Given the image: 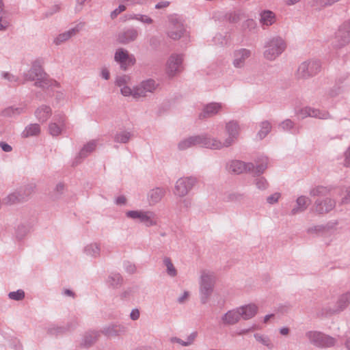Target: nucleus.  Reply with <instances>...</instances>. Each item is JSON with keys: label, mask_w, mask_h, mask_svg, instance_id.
<instances>
[{"label": "nucleus", "mask_w": 350, "mask_h": 350, "mask_svg": "<svg viewBox=\"0 0 350 350\" xmlns=\"http://www.w3.org/2000/svg\"><path fill=\"white\" fill-rule=\"evenodd\" d=\"M153 194L158 195V196L157 198H155V199L153 200V202H156V201H157L160 198V196L161 194V191L159 189H156V190L153 191L152 194H151V198H152Z\"/></svg>", "instance_id": "37998d69"}, {"label": "nucleus", "mask_w": 350, "mask_h": 350, "mask_svg": "<svg viewBox=\"0 0 350 350\" xmlns=\"http://www.w3.org/2000/svg\"><path fill=\"white\" fill-rule=\"evenodd\" d=\"M75 33V29L69 30L67 32L59 34L55 40L56 44H59L64 41L68 40L73 34Z\"/></svg>", "instance_id": "b1692460"}, {"label": "nucleus", "mask_w": 350, "mask_h": 350, "mask_svg": "<svg viewBox=\"0 0 350 350\" xmlns=\"http://www.w3.org/2000/svg\"><path fill=\"white\" fill-rule=\"evenodd\" d=\"M139 317V312L137 310H133L131 313V318L133 320H137Z\"/></svg>", "instance_id": "4c0bfd02"}, {"label": "nucleus", "mask_w": 350, "mask_h": 350, "mask_svg": "<svg viewBox=\"0 0 350 350\" xmlns=\"http://www.w3.org/2000/svg\"><path fill=\"white\" fill-rule=\"evenodd\" d=\"M255 338L256 339L259 341V342H261L262 343H263L264 345H269V339L267 338H264L262 336H260V335H258V334H256L255 335Z\"/></svg>", "instance_id": "f704fd0d"}, {"label": "nucleus", "mask_w": 350, "mask_h": 350, "mask_svg": "<svg viewBox=\"0 0 350 350\" xmlns=\"http://www.w3.org/2000/svg\"><path fill=\"white\" fill-rule=\"evenodd\" d=\"M193 340V338H189L187 342H183L180 339H178L176 338H172V342H176L180 343L183 346H187V345H190Z\"/></svg>", "instance_id": "473e14b6"}, {"label": "nucleus", "mask_w": 350, "mask_h": 350, "mask_svg": "<svg viewBox=\"0 0 350 350\" xmlns=\"http://www.w3.org/2000/svg\"><path fill=\"white\" fill-rule=\"evenodd\" d=\"M142 87L146 94H148L153 92L156 90L157 85L154 80L149 79L142 82Z\"/></svg>", "instance_id": "4be33fe9"}, {"label": "nucleus", "mask_w": 350, "mask_h": 350, "mask_svg": "<svg viewBox=\"0 0 350 350\" xmlns=\"http://www.w3.org/2000/svg\"><path fill=\"white\" fill-rule=\"evenodd\" d=\"M185 31L183 25L178 21L172 22L168 30V36L174 40H178L181 38Z\"/></svg>", "instance_id": "9d476101"}, {"label": "nucleus", "mask_w": 350, "mask_h": 350, "mask_svg": "<svg viewBox=\"0 0 350 350\" xmlns=\"http://www.w3.org/2000/svg\"><path fill=\"white\" fill-rule=\"evenodd\" d=\"M215 279L214 275L210 273H202L200 282V299L205 303L211 295Z\"/></svg>", "instance_id": "7ed1b4c3"}, {"label": "nucleus", "mask_w": 350, "mask_h": 350, "mask_svg": "<svg viewBox=\"0 0 350 350\" xmlns=\"http://www.w3.org/2000/svg\"><path fill=\"white\" fill-rule=\"evenodd\" d=\"M265 169V167H263L262 169L260 168V170H258V172H264Z\"/></svg>", "instance_id": "052dcab7"}, {"label": "nucleus", "mask_w": 350, "mask_h": 350, "mask_svg": "<svg viewBox=\"0 0 350 350\" xmlns=\"http://www.w3.org/2000/svg\"><path fill=\"white\" fill-rule=\"evenodd\" d=\"M120 13H118V9L115 10L112 13H111V16L113 18V17H116L117 16L118 14H119Z\"/></svg>", "instance_id": "603ef678"}, {"label": "nucleus", "mask_w": 350, "mask_h": 350, "mask_svg": "<svg viewBox=\"0 0 350 350\" xmlns=\"http://www.w3.org/2000/svg\"><path fill=\"white\" fill-rule=\"evenodd\" d=\"M280 333L282 334V335H287L288 333V328H282L280 329Z\"/></svg>", "instance_id": "8fccbe9b"}, {"label": "nucleus", "mask_w": 350, "mask_h": 350, "mask_svg": "<svg viewBox=\"0 0 350 350\" xmlns=\"http://www.w3.org/2000/svg\"><path fill=\"white\" fill-rule=\"evenodd\" d=\"M260 21L265 25H271L275 22V15L271 11H265L261 14Z\"/></svg>", "instance_id": "aec40b11"}, {"label": "nucleus", "mask_w": 350, "mask_h": 350, "mask_svg": "<svg viewBox=\"0 0 350 350\" xmlns=\"http://www.w3.org/2000/svg\"><path fill=\"white\" fill-rule=\"evenodd\" d=\"M9 25V23L6 21H2V18H0V31L5 29Z\"/></svg>", "instance_id": "c03bdc74"}, {"label": "nucleus", "mask_w": 350, "mask_h": 350, "mask_svg": "<svg viewBox=\"0 0 350 350\" xmlns=\"http://www.w3.org/2000/svg\"><path fill=\"white\" fill-rule=\"evenodd\" d=\"M244 319L252 318L257 312L258 308L254 304H249L239 308Z\"/></svg>", "instance_id": "a211bd4d"}, {"label": "nucleus", "mask_w": 350, "mask_h": 350, "mask_svg": "<svg viewBox=\"0 0 350 350\" xmlns=\"http://www.w3.org/2000/svg\"><path fill=\"white\" fill-rule=\"evenodd\" d=\"M297 205L299 206V209L303 210L308 204V200L304 197H299L297 200Z\"/></svg>", "instance_id": "2f4dec72"}, {"label": "nucleus", "mask_w": 350, "mask_h": 350, "mask_svg": "<svg viewBox=\"0 0 350 350\" xmlns=\"http://www.w3.org/2000/svg\"><path fill=\"white\" fill-rule=\"evenodd\" d=\"M257 185H258V187L260 189H262V188H264L265 187L266 185H267V183H266V180H264V179H261L260 180L258 183H257Z\"/></svg>", "instance_id": "09e8293b"}, {"label": "nucleus", "mask_w": 350, "mask_h": 350, "mask_svg": "<svg viewBox=\"0 0 350 350\" xmlns=\"http://www.w3.org/2000/svg\"><path fill=\"white\" fill-rule=\"evenodd\" d=\"M346 345H347V348L350 349V339L349 340H347Z\"/></svg>", "instance_id": "13d9d810"}, {"label": "nucleus", "mask_w": 350, "mask_h": 350, "mask_svg": "<svg viewBox=\"0 0 350 350\" xmlns=\"http://www.w3.org/2000/svg\"><path fill=\"white\" fill-rule=\"evenodd\" d=\"M299 1V0H288V3L289 4H294V3H297V2H298Z\"/></svg>", "instance_id": "4d7b16f0"}, {"label": "nucleus", "mask_w": 350, "mask_h": 350, "mask_svg": "<svg viewBox=\"0 0 350 350\" xmlns=\"http://www.w3.org/2000/svg\"><path fill=\"white\" fill-rule=\"evenodd\" d=\"M3 9V3L0 1V12H1Z\"/></svg>", "instance_id": "bf43d9fd"}, {"label": "nucleus", "mask_w": 350, "mask_h": 350, "mask_svg": "<svg viewBox=\"0 0 350 350\" xmlns=\"http://www.w3.org/2000/svg\"><path fill=\"white\" fill-rule=\"evenodd\" d=\"M164 264L167 267V273L171 276L176 275V270L169 258L164 259Z\"/></svg>", "instance_id": "cd10ccee"}, {"label": "nucleus", "mask_w": 350, "mask_h": 350, "mask_svg": "<svg viewBox=\"0 0 350 350\" xmlns=\"http://www.w3.org/2000/svg\"><path fill=\"white\" fill-rule=\"evenodd\" d=\"M327 113H321L319 110L306 107L300 111L299 113V116L301 118H306L307 116H312V117H318L321 119L327 118Z\"/></svg>", "instance_id": "f3484780"}, {"label": "nucleus", "mask_w": 350, "mask_h": 350, "mask_svg": "<svg viewBox=\"0 0 350 350\" xmlns=\"http://www.w3.org/2000/svg\"><path fill=\"white\" fill-rule=\"evenodd\" d=\"M115 59L119 62L121 67L124 69L128 66L133 65L135 62V59L132 55H129L127 51L122 49H118L115 54Z\"/></svg>", "instance_id": "0eeeda50"}, {"label": "nucleus", "mask_w": 350, "mask_h": 350, "mask_svg": "<svg viewBox=\"0 0 350 350\" xmlns=\"http://www.w3.org/2000/svg\"><path fill=\"white\" fill-rule=\"evenodd\" d=\"M347 196L345 197V201H346V202H348V201H349V200H350V189H349V190H348V191H347Z\"/></svg>", "instance_id": "864d4df0"}, {"label": "nucleus", "mask_w": 350, "mask_h": 350, "mask_svg": "<svg viewBox=\"0 0 350 350\" xmlns=\"http://www.w3.org/2000/svg\"><path fill=\"white\" fill-rule=\"evenodd\" d=\"M51 115V110L47 106H42L36 111V116L41 122L46 121Z\"/></svg>", "instance_id": "6ab92c4d"}, {"label": "nucleus", "mask_w": 350, "mask_h": 350, "mask_svg": "<svg viewBox=\"0 0 350 350\" xmlns=\"http://www.w3.org/2000/svg\"><path fill=\"white\" fill-rule=\"evenodd\" d=\"M96 146L95 142H90L88 143L81 150V154L83 156H85L88 153L93 151Z\"/></svg>", "instance_id": "bb28decb"}, {"label": "nucleus", "mask_w": 350, "mask_h": 350, "mask_svg": "<svg viewBox=\"0 0 350 350\" xmlns=\"http://www.w3.org/2000/svg\"><path fill=\"white\" fill-rule=\"evenodd\" d=\"M307 336L308 338L315 344L318 345H325V346H332L334 344V340L330 337H325L324 342H321L319 341V339L322 338L321 335L319 333L317 332H309Z\"/></svg>", "instance_id": "dca6fc26"}, {"label": "nucleus", "mask_w": 350, "mask_h": 350, "mask_svg": "<svg viewBox=\"0 0 350 350\" xmlns=\"http://www.w3.org/2000/svg\"><path fill=\"white\" fill-rule=\"evenodd\" d=\"M281 126L284 129H291L293 126V122L289 120H285L282 123Z\"/></svg>", "instance_id": "c9c22d12"}, {"label": "nucleus", "mask_w": 350, "mask_h": 350, "mask_svg": "<svg viewBox=\"0 0 350 350\" xmlns=\"http://www.w3.org/2000/svg\"><path fill=\"white\" fill-rule=\"evenodd\" d=\"M130 82V77L128 76L120 77L117 79V84L120 88V92L124 96H132L134 98L145 97L147 94L142 87V82L137 87L131 89L127 85Z\"/></svg>", "instance_id": "f03ea898"}, {"label": "nucleus", "mask_w": 350, "mask_h": 350, "mask_svg": "<svg viewBox=\"0 0 350 350\" xmlns=\"http://www.w3.org/2000/svg\"><path fill=\"white\" fill-rule=\"evenodd\" d=\"M126 198L124 196H120L116 199V203L118 204H124L126 203Z\"/></svg>", "instance_id": "79ce46f5"}, {"label": "nucleus", "mask_w": 350, "mask_h": 350, "mask_svg": "<svg viewBox=\"0 0 350 350\" xmlns=\"http://www.w3.org/2000/svg\"><path fill=\"white\" fill-rule=\"evenodd\" d=\"M29 80L36 81V83L38 85L44 87L47 77L40 68H36L29 71Z\"/></svg>", "instance_id": "9b49d317"}, {"label": "nucleus", "mask_w": 350, "mask_h": 350, "mask_svg": "<svg viewBox=\"0 0 350 350\" xmlns=\"http://www.w3.org/2000/svg\"><path fill=\"white\" fill-rule=\"evenodd\" d=\"M130 136L129 133H122L116 136V141L118 142L126 143L128 142Z\"/></svg>", "instance_id": "7c9ffc66"}, {"label": "nucleus", "mask_w": 350, "mask_h": 350, "mask_svg": "<svg viewBox=\"0 0 350 350\" xmlns=\"http://www.w3.org/2000/svg\"><path fill=\"white\" fill-rule=\"evenodd\" d=\"M250 56V52L246 49H241L234 53L233 64L235 67L240 68L243 66L245 61Z\"/></svg>", "instance_id": "4468645a"}, {"label": "nucleus", "mask_w": 350, "mask_h": 350, "mask_svg": "<svg viewBox=\"0 0 350 350\" xmlns=\"http://www.w3.org/2000/svg\"><path fill=\"white\" fill-rule=\"evenodd\" d=\"M65 294L66 295H69V296H71L72 295V292L70 291V290H66L65 291Z\"/></svg>", "instance_id": "6e6d98bb"}, {"label": "nucleus", "mask_w": 350, "mask_h": 350, "mask_svg": "<svg viewBox=\"0 0 350 350\" xmlns=\"http://www.w3.org/2000/svg\"><path fill=\"white\" fill-rule=\"evenodd\" d=\"M62 131V125L59 126L57 125L55 123L51 124L49 126V132L50 133L53 135L56 136L61 133Z\"/></svg>", "instance_id": "c85d7f7f"}, {"label": "nucleus", "mask_w": 350, "mask_h": 350, "mask_svg": "<svg viewBox=\"0 0 350 350\" xmlns=\"http://www.w3.org/2000/svg\"><path fill=\"white\" fill-rule=\"evenodd\" d=\"M126 216L132 219H139L146 226H152L156 224L154 214L150 212L131 211L126 213Z\"/></svg>", "instance_id": "39448f33"}, {"label": "nucleus", "mask_w": 350, "mask_h": 350, "mask_svg": "<svg viewBox=\"0 0 350 350\" xmlns=\"http://www.w3.org/2000/svg\"><path fill=\"white\" fill-rule=\"evenodd\" d=\"M270 129H271V125L269 122H262L261 124V129L258 131V133L259 139L264 138L267 135V133L269 132Z\"/></svg>", "instance_id": "393cba45"}, {"label": "nucleus", "mask_w": 350, "mask_h": 350, "mask_svg": "<svg viewBox=\"0 0 350 350\" xmlns=\"http://www.w3.org/2000/svg\"><path fill=\"white\" fill-rule=\"evenodd\" d=\"M127 33L129 34V38L123 40L122 42H129V40H133L136 38L137 35V32L135 31H129Z\"/></svg>", "instance_id": "e433bc0d"}, {"label": "nucleus", "mask_w": 350, "mask_h": 350, "mask_svg": "<svg viewBox=\"0 0 350 350\" xmlns=\"http://www.w3.org/2000/svg\"><path fill=\"white\" fill-rule=\"evenodd\" d=\"M226 133L228 135V137L226 141L223 143L219 142L222 145L221 148L224 146H228L233 142L239 134L238 124L233 122L228 123L226 125Z\"/></svg>", "instance_id": "1a4fd4ad"}, {"label": "nucleus", "mask_w": 350, "mask_h": 350, "mask_svg": "<svg viewBox=\"0 0 350 350\" xmlns=\"http://www.w3.org/2000/svg\"><path fill=\"white\" fill-rule=\"evenodd\" d=\"M189 294L188 292H185L183 295L179 298V302H183L188 299Z\"/></svg>", "instance_id": "de8ad7c7"}, {"label": "nucleus", "mask_w": 350, "mask_h": 350, "mask_svg": "<svg viewBox=\"0 0 350 350\" xmlns=\"http://www.w3.org/2000/svg\"><path fill=\"white\" fill-rule=\"evenodd\" d=\"M285 48V42L281 38H273L265 46V57L268 59H273L281 54Z\"/></svg>", "instance_id": "20e7f679"}, {"label": "nucleus", "mask_w": 350, "mask_h": 350, "mask_svg": "<svg viewBox=\"0 0 350 350\" xmlns=\"http://www.w3.org/2000/svg\"><path fill=\"white\" fill-rule=\"evenodd\" d=\"M9 297L12 299L21 300L24 298L25 293L22 290H18L16 292L10 293Z\"/></svg>", "instance_id": "c756f323"}, {"label": "nucleus", "mask_w": 350, "mask_h": 350, "mask_svg": "<svg viewBox=\"0 0 350 350\" xmlns=\"http://www.w3.org/2000/svg\"><path fill=\"white\" fill-rule=\"evenodd\" d=\"M168 5H169V2H167V1H163V2L159 3L158 4H157L155 8L157 9H160V8H166Z\"/></svg>", "instance_id": "ea45409f"}, {"label": "nucleus", "mask_w": 350, "mask_h": 350, "mask_svg": "<svg viewBox=\"0 0 350 350\" xmlns=\"http://www.w3.org/2000/svg\"><path fill=\"white\" fill-rule=\"evenodd\" d=\"M40 131V126L38 124H31L25 130L26 136H32L38 134Z\"/></svg>", "instance_id": "a878e982"}, {"label": "nucleus", "mask_w": 350, "mask_h": 350, "mask_svg": "<svg viewBox=\"0 0 350 350\" xmlns=\"http://www.w3.org/2000/svg\"><path fill=\"white\" fill-rule=\"evenodd\" d=\"M139 20L145 23L150 24L152 23V19L147 16H142Z\"/></svg>", "instance_id": "a19ab883"}, {"label": "nucleus", "mask_w": 350, "mask_h": 350, "mask_svg": "<svg viewBox=\"0 0 350 350\" xmlns=\"http://www.w3.org/2000/svg\"><path fill=\"white\" fill-rule=\"evenodd\" d=\"M126 9L125 6L124 5H120L118 8V13H121L122 12L124 11Z\"/></svg>", "instance_id": "3c124183"}, {"label": "nucleus", "mask_w": 350, "mask_h": 350, "mask_svg": "<svg viewBox=\"0 0 350 350\" xmlns=\"http://www.w3.org/2000/svg\"><path fill=\"white\" fill-rule=\"evenodd\" d=\"M183 62V57L180 55H172L170 57L167 62V72L170 75H174L179 71V68Z\"/></svg>", "instance_id": "6e6552de"}, {"label": "nucleus", "mask_w": 350, "mask_h": 350, "mask_svg": "<svg viewBox=\"0 0 350 350\" xmlns=\"http://www.w3.org/2000/svg\"><path fill=\"white\" fill-rule=\"evenodd\" d=\"M314 66V63L303 62L300 64L297 70V75L299 78H305L313 74L315 71L313 70Z\"/></svg>", "instance_id": "ddd939ff"}, {"label": "nucleus", "mask_w": 350, "mask_h": 350, "mask_svg": "<svg viewBox=\"0 0 350 350\" xmlns=\"http://www.w3.org/2000/svg\"><path fill=\"white\" fill-rule=\"evenodd\" d=\"M0 146L5 152H10L12 150V147L5 143L2 142L0 144Z\"/></svg>", "instance_id": "58836bf2"}, {"label": "nucleus", "mask_w": 350, "mask_h": 350, "mask_svg": "<svg viewBox=\"0 0 350 350\" xmlns=\"http://www.w3.org/2000/svg\"><path fill=\"white\" fill-rule=\"evenodd\" d=\"M193 180L189 178L179 179L175 186V194L178 196L186 195L193 185Z\"/></svg>", "instance_id": "423d86ee"}, {"label": "nucleus", "mask_w": 350, "mask_h": 350, "mask_svg": "<svg viewBox=\"0 0 350 350\" xmlns=\"http://www.w3.org/2000/svg\"><path fill=\"white\" fill-rule=\"evenodd\" d=\"M221 105L217 103H210L207 105L200 114V118H205L217 114L221 109Z\"/></svg>", "instance_id": "f8f14e48"}, {"label": "nucleus", "mask_w": 350, "mask_h": 350, "mask_svg": "<svg viewBox=\"0 0 350 350\" xmlns=\"http://www.w3.org/2000/svg\"><path fill=\"white\" fill-rule=\"evenodd\" d=\"M200 145L209 148L219 149L222 146L220 142L214 139L206 138L204 137H192L182 141L178 147L180 150H185L193 146Z\"/></svg>", "instance_id": "f257e3e1"}, {"label": "nucleus", "mask_w": 350, "mask_h": 350, "mask_svg": "<svg viewBox=\"0 0 350 350\" xmlns=\"http://www.w3.org/2000/svg\"><path fill=\"white\" fill-rule=\"evenodd\" d=\"M273 317V315H272V314H269V315H267V316H265V319H264V322H265V323H267V322L268 321V320H269L271 317Z\"/></svg>", "instance_id": "5fc2aeb1"}, {"label": "nucleus", "mask_w": 350, "mask_h": 350, "mask_svg": "<svg viewBox=\"0 0 350 350\" xmlns=\"http://www.w3.org/2000/svg\"><path fill=\"white\" fill-rule=\"evenodd\" d=\"M334 204L331 200H325L323 204H319L317 207V211L320 213H323L324 212H328L332 209Z\"/></svg>", "instance_id": "5701e85b"}, {"label": "nucleus", "mask_w": 350, "mask_h": 350, "mask_svg": "<svg viewBox=\"0 0 350 350\" xmlns=\"http://www.w3.org/2000/svg\"><path fill=\"white\" fill-rule=\"evenodd\" d=\"M101 75L105 79H108L109 78V72L106 68L102 70Z\"/></svg>", "instance_id": "a18cd8bd"}, {"label": "nucleus", "mask_w": 350, "mask_h": 350, "mask_svg": "<svg viewBox=\"0 0 350 350\" xmlns=\"http://www.w3.org/2000/svg\"><path fill=\"white\" fill-rule=\"evenodd\" d=\"M280 195L279 193H274L273 195H272L271 196L267 198V201L270 204H273L274 202H276L278 199L280 198Z\"/></svg>", "instance_id": "72a5a7b5"}, {"label": "nucleus", "mask_w": 350, "mask_h": 350, "mask_svg": "<svg viewBox=\"0 0 350 350\" xmlns=\"http://www.w3.org/2000/svg\"><path fill=\"white\" fill-rule=\"evenodd\" d=\"M345 165L350 166V149L346 152Z\"/></svg>", "instance_id": "49530a36"}, {"label": "nucleus", "mask_w": 350, "mask_h": 350, "mask_svg": "<svg viewBox=\"0 0 350 350\" xmlns=\"http://www.w3.org/2000/svg\"><path fill=\"white\" fill-rule=\"evenodd\" d=\"M230 170L236 174H241L245 171V165L241 161H235L230 164Z\"/></svg>", "instance_id": "412c9836"}, {"label": "nucleus", "mask_w": 350, "mask_h": 350, "mask_svg": "<svg viewBox=\"0 0 350 350\" xmlns=\"http://www.w3.org/2000/svg\"><path fill=\"white\" fill-rule=\"evenodd\" d=\"M240 317L241 315L239 308L236 310H230L224 315L222 322L226 325L234 324L239 321Z\"/></svg>", "instance_id": "2eb2a0df"}]
</instances>
